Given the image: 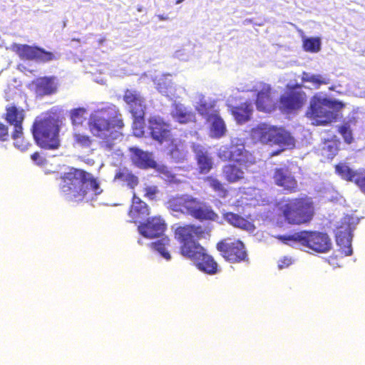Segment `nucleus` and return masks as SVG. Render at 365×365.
<instances>
[{
	"mask_svg": "<svg viewBox=\"0 0 365 365\" xmlns=\"http://www.w3.org/2000/svg\"><path fill=\"white\" fill-rule=\"evenodd\" d=\"M88 125L94 136L110 144L122 135L120 130L125 123L119 108L115 105H110L91 113Z\"/></svg>",
	"mask_w": 365,
	"mask_h": 365,
	"instance_id": "f257e3e1",
	"label": "nucleus"
},
{
	"mask_svg": "<svg viewBox=\"0 0 365 365\" xmlns=\"http://www.w3.org/2000/svg\"><path fill=\"white\" fill-rule=\"evenodd\" d=\"M61 191L75 201L83 200L90 190L96 195L103 192L98 180L82 169L71 168L61 175Z\"/></svg>",
	"mask_w": 365,
	"mask_h": 365,
	"instance_id": "f03ea898",
	"label": "nucleus"
},
{
	"mask_svg": "<svg viewBox=\"0 0 365 365\" xmlns=\"http://www.w3.org/2000/svg\"><path fill=\"white\" fill-rule=\"evenodd\" d=\"M205 230L200 226H184V257L190 259L199 270L214 274L217 272V264L212 257L197 240L203 237Z\"/></svg>",
	"mask_w": 365,
	"mask_h": 365,
	"instance_id": "7ed1b4c3",
	"label": "nucleus"
},
{
	"mask_svg": "<svg viewBox=\"0 0 365 365\" xmlns=\"http://www.w3.org/2000/svg\"><path fill=\"white\" fill-rule=\"evenodd\" d=\"M277 206L279 215L289 224L307 223L314 215L313 202L309 197L284 198L277 203Z\"/></svg>",
	"mask_w": 365,
	"mask_h": 365,
	"instance_id": "20e7f679",
	"label": "nucleus"
},
{
	"mask_svg": "<svg viewBox=\"0 0 365 365\" xmlns=\"http://www.w3.org/2000/svg\"><path fill=\"white\" fill-rule=\"evenodd\" d=\"M150 137L160 145H164L165 150L173 158L180 155V140L172 133L169 123L160 116H151L148 119Z\"/></svg>",
	"mask_w": 365,
	"mask_h": 365,
	"instance_id": "39448f33",
	"label": "nucleus"
},
{
	"mask_svg": "<svg viewBox=\"0 0 365 365\" xmlns=\"http://www.w3.org/2000/svg\"><path fill=\"white\" fill-rule=\"evenodd\" d=\"M341 107V103L319 93L312 98L307 115L311 119L312 124L324 125L330 123L337 118Z\"/></svg>",
	"mask_w": 365,
	"mask_h": 365,
	"instance_id": "423d86ee",
	"label": "nucleus"
},
{
	"mask_svg": "<svg viewBox=\"0 0 365 365\" xmlns=\"http://www.w3.org/2000/svg\"><path fill=\"white\" fill-rule=\"evenodd\" d=\"M59 130L58 120L51 116L36 118L31 128L36 145L46 150H55L60 146Z\"/></svg>",
	"mask_w": 365,
	"mask_h": 365,
	"instance_id": "0eeeda50",
	"label": "nucleus"
},
{
	"mask_svg": "<svg viewBox=\"0 0 365 365\" xmlns=\"http://www.w3.org/2000/svg\"><path fill=\"white\" fill-rule=\"evenodd\" d=\"M279 239L292 246L301 245L319 253L328 252L332 247L329 236L320 232L302 231L288 236H279Z\"/></svg>",
	"mask_w": 365,
	"mask_h": 365,
	"instance_id": "6e6552de",
	"label": "nucleus"
},
{
	"mask_svg": "<svg viewBox=\"0 0 365 365\" xmlns=\"http://www.w3.org/2000/svg\"><path fill=\"white\" fill-rule=\"evenodd\" d=\"M254 140L262 143H273L282 149L291 148L294 145V138L282 128H277L265 123L259 124L252 130Z\"/></svg>",
	"mask_w": 365,
	"mask_h": 365,
	"instance_id": "1a4fd4ad",
	"label": "nucleus"
},
{
	"mask_svg": "<svg viewBox=\"0 0 365 365\" xmlns=\"http://www.w3.org/2000/svg\"><path fill=\"white\" fill-rule=\"evenodd\" d=\"M123 99L128 107L133 118V128L138 136L144 134L145 114L146 106L144 98L140 93L132 89H125Z\"/></svg>",
	"mask_w": 365,
	"mask_h": 365,
	"instance_id": "9d476101",
	"label": "nucleus"
},
{
	"mask_svg": "<svg viewBox=\"0 0 365 365\" xmlns=\"http://www.w3.org/2000/svg\"><path fill=\"white\" fill-rule=\"evenodd\" d=\"M359 222V219L356 216L346 215L341 219V225L337 227L336 232V244L345 256L352 254V232Z\"/></svg>",
	"mask_w": 365,
	"mask_h": 365,
	"instance_id": "9b49d317",
	"label": "nucleus"
},
{
	"mask_svg": "<svg viewBox=\"0 0 365 365\" xmlns=\"http://www.w3.org/2000/svg\"><path fill=\"white\" fill-rule=\"evenodd\" d=\"M221 255L231 263L247 262L248 255L245 245L240 240L227 238L217 245Z\"/></svg>",
	"mask_w": 365,
	"mask_h": 365,
	"instance_id": "f8f14e48",
	"label": "nucleus"
},
{
	"mask_svg": "<svg viewBox=\"0 0 365 365\" xmlns=\"http://www.w3.org/2000/svg\"><path fill=\"white\" fill-rule=\"evenodd\" d=\"M246 91H255L257 93L256 107L259 111L269 113L274 109L277 98L272 92L270 85L259 82Z\"/></svg>",
	"mask_w": 365,
	"mask_h": 365,
	"instance_id": "ddd939ff",
	"label": "nucleus"
},
{
	"mask_svg": "<svg viewBox=\"0 0 365 365\" xmlns=\"http://www.w3.org/2000/svg\"><path fill=\"white\" fill-rule=\"evenodd\" d=\"M12 49L22 60L37 61L45 63L56 58L53 53L47 51L38 46L15 43L12 46Z\"/></svg>",
	"mask_w": 365,
	"mask_h": 365,
	"instance_id": "4468645a",
	"label": "nucleus"
},
{
	"mask_svg": "<svg viewBox=\"0 0 365 365\" xmlns=\"http://www.w3.org/2000/svg\"><path fill=\"white\" fill-rule=\"evenodd\" d=\"M166 229L167 225L160 216L148 217L145 221L140 222L137 227L139 234L147 239L163 236Z\"/></svg>",
	"mask_w": 365,
	"mask_h": 365,
	"instance_id": "2eb2a0df",
	"label": "nucleus"
},
{
	"mask_svg": "<svg viewBox=\"0 0 365 365\" xmlns=\"http://www.w3.org/2000/svg\"><path fill=\"white\" fill-rule=\"evenodd\" d=\"M184 208L196 219L212 221L219 220V216L210 207L189 195H184Z\"/></svg>",
	"mask_w": 365,
	"mask_h": 365,
	"instance_id": "dca6fc26",
	"label": "nucleus"
},
{
	"mask_svg": "<svg viewBox=\"0 0 365 365\" xmlns=\"http://www.w3.org/2000/svg\"><path fill=\"white\" fill-rule=\"evenodd\" d=\"M26 111L23 107L12 103L5 108L3 118L11 125L14 126V135L18 137L23 130V122L25 119Z\"/></svg>",
	"mask_w": 365,
	"mask_h": 365,
	"instance_id": "f3484780",
	"label": "nucleus"
},
{
	"mask_svg": "<svg viewBox=\"0 0 365 365\" xmlns=\"http://www.w3.org/2000/svg\"><path fill=\"white\" fill-rule=\"evenodd\" d=\"M335 169L336 173L341 178L354 182L361 191L365 194V169H359L354 171L344 163L337 165Z\"/></svg>",
	"mask_w": 365,
	"mask_h": 365,
	"instance_id": "a211bd4d",
	"label": "nucleus"
},
{
	"mask_svg": "<svg viewBox=\"0 0 365 365\" xmlns=\"http://www.w3.org/2000/svg\"><path fill=\"white\" fill-rule=\"evenodd\" d=\"M245 140L243 138L232 137L230 146L232 150V160L247 164L254 163L255 158L245 148Z\"/></svg>",
	"mask_w": 365,
	"mask_h": 365,
	"instance_id": "6ab92c4d",
	"label": "nucleus"
},
{
	"mask_svg": "<svg viewBox=\"0 0 365 365\" xmlns=\"http://www.w3.org/2000/svg\"><path fill=\"white\" fill-rule=\"evenodd\" d=\"M305 101V93L302 91L294 89L281 96L280 107L285 111L296 110L301 108Z\"/></svg>",
	"mask_w": 365,
	"mask_h": 365,
	"instance_id": "aec40b11",
	"label": "nucleus"
},
{
	"mask_svg": "<svg viewBox=\"0 0 365 365\" xmlns=\"http://www.w3.org/2000/svg\"><path fill=\"white\" fill-rule=\"evenodd\" d=\"M131 160L138 168L141 169L155 168L156 162L152 157V153L143 151L138 148H130Z\"/></svg>",
	"mask_w": 365,
	"mask_h": 365,
	"instance_id": "412c9836",
	"label": "nucleus"
},
{
	"mask_svg": "<svg viewBox=\"0 0 365 365\" xmlns=\"http://www.w3.org/2000/svg\"><path fill=\"white\" fill-rule=\"evenodd\" d=\"M208 135L214 139H220L225 136L227 129L222 117L218 114L212 115L207 118Z\"/></svg>",
	"mask_w": 365,
	"mask_h": 365,
	"instance_id": "4be33fe9",
	"label": "nucleus"
},
{
	"mask_svg": "<svg viewBox=\"0 0 365 365\" xmlns=\"http://www.w3.org/2000/svg\"><path fill=\"white\" fill-rule=\"evenodd\" d=\"M149 215L150 208L148 205L134 194L132 205L128 211V215L132 219V222H139Z\"/></svg>",
	"mask_w": 365,
	"mask_h": 365,
	"instance_id": "5701e85b",
	"label": "nucleus"
},
{
	"mask_svg": "<svg viewBox=\"0 0 365 365\" xmlns=\"http://www.w3.org/2000/svg\"><path fill=\"white\" fill-rule=\"evenodd\" d=\"M274 180L277 185L284 187V190L294 191L297 188V180L287 168L276 169Z\"/></svg>",
	"mask_w": 365,
	"mask_h": 365,
	"instance_id": "b1692460",
	"label": "nucleus"
},
{
	"mask_svg": "<svg viewBox=\"0 0 365 365\" xmlns=\"http://www.w3.org/2000/svg\"><path fill=\"white\" fill-rule=\"evenodd\" d=\"M35 86L36 93L41 96L51 95L57 91V84L53 76L37 78Z\"/></svg>",
	"mask_w": 365,
	"mask_h": 365,
	"instance_id": "393cba45",
	"label": "nucleus"
},
{
	"mask_svg": "<svg viewBox=\"0 0 365 365\" xmlns=\"http://www.w3.org/2000/svg\"><path fill=\"white\" fill-rule=\"evenodd\" d=\"M193 150L195 153L200 173H207L212 168L213 162L212 158L210 156L207 150L202 145H194Z\"/></svg>",
	"mask_w": 365,
	"mask_h": 365,
	"instance_id": "a878e982",
	"label": "nucleus"
},
{
	"mask_svg": "<svg viewBox=\"0 0 365 365\" xmlns=\"http://www.w3.org/2000/svg\"><path fill=\"white\" fill-rule=\"evenodd\" d=\"M113 180L126 185L130 189H134L139 183L138 176L125 167L116 170Z\"/></svg>",
	"mask_w": 365,
	"mask_h": 365,
	"instance_id": "bb28decb",
	"label": "nucleus"
},
{
	"mask_svg": "<svg viewBox=\"0 0 365 365\" xmlns=\"http://www.w3.org/2000/svg\"><path fill=\"white\" fill-rule=\"evenodd\" d=\"M198 101L195 106L196 109L200 115L205 116L206 120L212 115L218 114L217 110L215 109V101L211 98H206L201 94L197 96Z\"/></svg>",
	"mask_w": 365,
	"mask_h": 365,
	"instance_id": "cd10ccee",
	"label": "nucleus"
},
{
	"mask_svg": "<svg viewBox=\"0 0 365 365\" xmlns=\"http://www.w3.org/2000/svg\"><path fill=\"white\" fill-rule=\"evenodd\" d=\"M224 219L229 224L235 227H238L250 232H252L255 230V227L252 222L237 214L233 212L225 213Z\"/></svg>",
	"mask_w": 365,
	"mask_h": 365,
	"instance_id": "c85d7f7f",
	"label": "nucleus"
},
{
	"mask_svg": "<svg viewBox=\"0 0 365 365\" xmlns=\"http://www.w3.org/2000/svg\"><path fill=\"white\" fill-rule=\"evenodd\" d=\"M253 107L251 103H245L239 107L232 108V114L236 121L239 123H243L250 120Z\"/></svg>",
	"mask_w": 365,
	"mask_h": 365,
	"instance_id": "c756f323",
	"label": "nucleus"
},
{
	"mask_svg": "<svg viewBox=\"0 0 365 365\" xmlns=\"http://www.w3.org/2000/svg\"><path fill=\"white\" fill-rule=\"evenodd\" d=\"M302 80L304 83H309L313 88H319L322 85L329 83V78L324 75L314 74L311 73L303 72Z\"/></svg>",
	"mask_w": 365,
	"mask_h": 365,
	"instance_id": "7c9ffc66",
	"label": "nucleus"
},
{
	"mask_svg": "<svg viewBox=\"0 0 365 365\" xmlns=\"http://www.w3.org/2000/svg\"><path fill=\"white\" fill-rule=\"evenodd\" d=\"M222 173L230 182H235L244 178V171L237 165L229 164L224 166Z\"/></svg>",
	"mask_w": 365,
	"mask_h": 365,
	"instance_id": "2f4dec72",
	"label": "nucleus"
},
{
	"mask_svg": "<svg viewBox=\"0 0 365 365\" xmlns=\"http://www.w3.org/2000/svg\"><path fill=\"white\" fill-rule=\"evenodd\" d=\"M319 151L325 159H332L338 151L337 143L331 140H325L319 145Z\"/></svg>",
	"mask_w": 365,
	"mask_h": 365,
	"instance_id": "473e14b6",
	"label": "nucleus"
},
{
	"mask_svg": "<svg viewBox=\"0 0 365 365\" xmlns=\"http://www.w3.org/2000/svg\"><path fill=\"white\" fill-rule=\"evenodd\" d=\"M302 42L306 51L317 53L321 49L322 41L319 37H303Z\"/></svg>",
	"mask_w": 365,
	"mask_h": 365,
	"instance_id": "72a5a7b5",
	"label": "nucleus"
},
{
	"mask_svg": "<svg viewBox=\"0 0 365 365\" xmlns=\"http://www.w3.org/2000/svg\"><path fill=\"white\" fill-rule=\"evenodd\" d=\"M170 240L168 237H162L161 239L153 242L150 244V247L154 250L158 252L165 259H170V255L166 250V247L169 245Z\"/></svg>",
	"mask_w": 365,
	"mask_h": 365,
	"instance_id": "f704fd0d",
	"label": "nucleus"
},
{
	"mask_svg": "<svg viewBox=\"0 0 365 365\" xmlns=\"http://www.w3.org/2000/svg\"><path fill=\"white\" fill-rule=\"evenodd\" d=\"M87 110L84 108H73L70 111V118L73 125H82L85 121Z\"/></svg>",
	"mask_w": 365,
	"mask_h": 365,
	"instance_id": "c9c22d12",
	"label": "nucleus"
},
{
	"mask_svg": "<svg viewBox=\"0 0 365 365\" xmlns=\"http://www.w3.org/2000/svg\"><path fill=\"white\" fill-rule=\"evenodd\" d=\"M73 142L75 145L87 148L92 145L93 140L90 135L78 132L73 133Z\"/></svg>",
	"mask_w": 365,
	"mask_h": 365,
	"instance_id": "e433bc0d",
	"label": "nucleus"
},
{
	"mask_svg": "<svg viewBox=\"0 0 365 365\" xmlns=\"http://www.w3.org/2000/svg\"><path fill=\"white\" fill-rule=\"evenodd\" d=\"M168 207L174 215L182 212V198L180 196L171 197L168 201Z\"/></svg>",
	"mask_w": 365,
	"mask_h": 365,
	"instance_id": "4c0bfd02",
	"label": "nucleus"
},
{
	"mask_svg": "<svg viewBox=\"0 0 365 365\" xmlns=\"http://www.w3.org/2000/svg\"><path fill=\"white\" fill-rule=\"evenodd\" d=\"M206 182L216 192L220 197H225L227 190L223 187L222 184L217 179L208 177L206 179Z\"/></svg>",
	"mask_w": 365,
	"mask_h": 365,
	"instance_id": "58836bf2",
	"label": "nucleus"
},
{
	"mask_svg": "<svg viewBox=\"0 0 365 365\" xmlns=\"http://www.w3.org/2000/svg\"><path fill=\"white\" fill-rule=\"evenodd\" d=\"M12 138L14 140L15 146L21 151L26 150L29 146L31 145L29 141L25 140L23 136V130H21V134L18 137H14V131L12 132Z\"/></svg>",
	"mask_w": 365,
	"mask_h": 365,
	"instance_id": "ea45409f",
	"label": "nucleus"
},
{
	"mask_svg": "<svg viewBox=\"0 0 365 365\" xmlns=\"http://www.w3.org/2000/svg\"><path fill=\"white\" fill-rule=\"evenodd\" d=\"M217 156L224 161L232 160L231 146L230 148L226 145L221 146L218 150Z\"/></svg>",
	"mask_w": 365,
	"mask_h": 365,
	"instance_id": "a19ab883",
	"label": "nucleus"
},
{
	"mask_svg": "<svg viewBox=\"0 0 365 365\" xmlns=\"http://www.w3.org/2000/svg\"><path fill=\"white\" fill-rule=\"evenodd\" d=\"M339 133L344 138V140L347 143H351L352 141V133L350 130V126L347 123L341 125L339 129Z\"/></svg>",
	"mask_w": 365,
	"mask_h": 365,
	"instance_id": "79ce46f5",
	"label": "nucleus"
},
{
	"mask_svg": "<svg viewBox=\"0 0 365 365\" xmlns=\"http://www.w3.org/2000/svg\"><path fill=\"white\" fill-rule=\"evenodd\" d=\"M31 160L38 166H43L46 164V159L41 156L39 153L35 152L31 155Z\"/></svg>",
	"mask_w": 365,
	"mask_h": 365,
	"instance_id": "37998d69",
	"label": "nucleus"
},
{
	"mask_svg": "<svg viewBox=\"0 0 365 365\" xmlns=\"http://www.w3.org/2000/svg\"><path fill=\"white\" fill-rule=\"evenodd\" d=\"M293 263V260L289 257H284L279 259L278 261V268L279 269H283L284 268L288 267Z\"/></svg>",
	"mask_w": 365,
	"mask_h": 365,
	"instance_id": "c03bdc74",
	"label": "nucleus"
},
{
	"mask_svg": "<svg viewBox=\"0 0 365 365\" xmlns=\"http://www.w3.org/2000/svg\"><path fill=\"white\" fill-rule=\"evenodd\" d=\"M9 135L8 126L0 123V141H6L8 139Z\"/></svg>",
	"mask_w": 365,
	"mask_h": 365,
	"instance_id": "a18cd8bd",
	"label": "nucleus"
},
{
	"mask_svg": "<svg viewBox=\"0 0 365 365\" xmlns=\"http://www.w3.org/2000/svg\"><path fill=\"white\" fill-rule=\"evenodd\" d=\"M145 196L149 199H153L158 192L155 186L146 187L145 189Z\"/></svg>",
	"mask_w": 365,
	"mask_h": 365,
	"instance_id": "49530a36",
	"label": "nucleus"
},
{
	"mask_svg": "<svg viewBox=\"0 0 365 365\" xmlns=\"http://www.w3.org/2000/svg\"><path fill=\"white\" fill-rule=\"evenodd\" d=\"M183 118L184 123H185L187 121L194 122L195 120V115L192 112L187 113L185 109Z\"/></svg>",
	"mask_w": 365,
	"mask_h": 365,
	"instance_id": "de8ad7c7",
	"label": "nucleus"
},
{
	"mask_svg": "<svg viewBox=\"0 0 365 365\" xmlns=\"http://www.w3.org/2000/svg\"><path fill=\"white\" fill-rule=\"evenodd\" d=\"M175 237L180 242H182V227L179 226L175 229Z\"/></svg>",
	"mask_w": 365,
	"mask_h": 365,
	"instance_id": "09e8293b",
	"label": "nucleus"
},
{
	"mask_svg": "<svg viewBox=\"0 0 365 365\" xmlns=\"http://www.w3.org/2000/svg\"><path fill=\"white\" fill-rule=\"evenodd\" d=\"M137 10H138V11L140 12L143 11V9L141 6H140V7H138Z\"/></svg>",
	"mask_w": 365,
	"mask_h": 365,
	"instance_id": "8fccbe9b",
	"label": "nucleus"
},
{
	"mask_svg": "<svg viewBox=\"0 0 365 365\" xmlns=\"http://www.w3.org/2000/svg\"><path fill=\"white\" fill-rule=\"evenodd\" d=\"M158 17H159V19H160V20H164V19H165L164 17H163L162 16H158Z\"/></svg>",
	"mask_w": 365,
	"mask_h": 365,
	"instance_id": "3c124183",
	"label": "nucleus"
}]
</instances>
